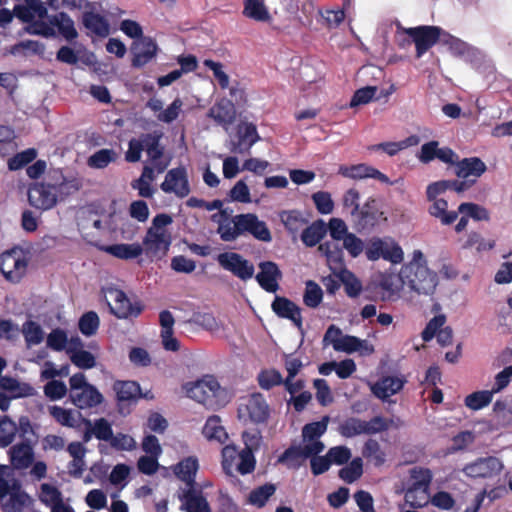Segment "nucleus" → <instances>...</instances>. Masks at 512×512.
Wrapping results in <instances>:
<instances>
[{"mask_svg":"<svg viewBox=\"0 0 512 512\" xmlns=\"http://www.w3.org/2000/svg\"><path fill=\"white\" fill-rule=\"evenodd\" d=\"M429 207L431 216L437 218L441 224L450 225L458 218V211H448V202L444 199L431 200Z\"/></svg>","mask_w":512,"mask_h":512,"instance_id":"36","label":"nucleus"},{"mask_svg":"<svg viewBox=\"0 0 512 512\" xmlns=\"http://www.w3.org/2000/svg\"><path fill=\"white\" fill-rule=\"evenodd\" d=\"M202 434L209 441L216 440L219 443H223L224 426H222L221 417L218 415L208 417L202 429Z\"/></svg>","mask_w":512,"mask_h":512,"instance_id":"40","label":"nucleus"},{"mask_svg":"<svg viewBox=\"0 0 512 512\" xmlns=\"http://www.w3.org/2000/svg\"><path fill=\"white\" fill-rule=\"evenodd\" d=\"M363 474V461L360 457L354 458L347 466L339 470V477L348 484L358 480Z\"/></svg>","mask_w":512,"mask_h":512,"instance_id":"49","label":"nucleus"},{"mask_svg":"<svg viewBox=\"0 0 512 512\" xmlns=\"http://www.w3.org/2000/svg\"><path fill=\"white\" fill-rule=\"evenodd\" d=\"M402 277L404 299L409 302H417L418 297L433 294L437 286V275L427 267L420 250H415L412 260L402 267Z\"/></svg>","mask_w":512,"mask_h":512,"instance_id":"1","label":"nucleus"},{"mask_svg":"<svg viewBox=\"0 0 512 512\" xmlns=\"http://www.w3.org/2000/svg\"><path fill=\"white\" fill-rule=\"evenodd\" d=\"M161 136L157 132L144 134V150L150 161H156L163 157L164 147L160 145Z\"/></svg>","mask_w":512,"mask_h":512,"instance_id":"42","label":"nucleus"},{"mask_svg":"<svg viewBox=\"0 0 512 512\" xmlns=\"http://www.w3.org/2000/svg\"><path fill=\"white\" fill-rule=\"evenodd\" d=\"M10 462L16 469L28 468L34 459V453L31 445L22 442L12 446L9 450Z\"/></svg>","mask_w":512,"mask_h":512,"instance_id":"26","label":"nucleus"},{"mask_svg":"<svg viewBox=\"0 0 512 512\" xmlns=\"http://www.w3.org/2000/svg\"><path fill=\"white\" fill-rule=\"evenodd\" d=\"M45 52V45L36 40L20 41L6 49V53L16 57L41 56Z\"/></svg>","mask_w":512,"mask_h":512,"instance_id":"29","label":"nucleus"},{"mask_svg":"<svg viewBox=\"0 0 512 512\" xmlns=\"http://www.w3.org/2000/svg\"><path fill=\"white\" fill-rule=\"evenodd\" d=\"M339 432L343 437L352 438L357 435L366 434L365 420L350 417L344 420L339 426Z\"/></svg>","mask_w":512,"mask_h":512,"instance_id":"48","label":"nucleus"},{"mask_svg":"<svg viewBox=\"0 0 512 512\" xmlns=\"http://www.w3.org/2000/svg\"><path fill=\"white\" fill-rule=\"evenodd\" d=\"M458 213L471 217L476 221L489 220V212L487 209L475 203H461L458 207Z\"/></svg>","mask_w":512,"mask_h":512,"instance_id":"57","label":"nucleus"},{"mask_svg":"<svg viewBox=\"0 0 512 512\" xmlns=\"http://www.w3.org/2000/svg\"><path fill=\"white\" fill-rule=\"evenodd\" d=\"M28 259L20 247H13L0 255V271L10 282L18 283L26 274Z\"/></svg>","mask_w":512,"mask_h":512,"instance_id":"8","label":"nucleus"},{"mask_svg":"<svg viewBox=\"0 0 512 512\" xmlns=\"http://www.w3.org/2000/svg\"><path fill=\"white\" fill-rule=\"evenodd\" d=\"M364 340L354 336H344L341 339H333L335 350H341L348 353L359 351L363 348Z\"/></svg>","mask_w":512,"mask_h":512,"instance_id":"60","label":"nucleus"},{"mask_svg":"<svg viewBox=\"0 0 512 512\" xmlns=\"http://www.w3.org/2000/svg\"><path fill=\"white\" fill-rule=\"evenodd\" d=\"M411 490L427 489L432 481L433 474L430 469L414 467L410 470Z\"/></svg>","mask_w":512,"mask_h":512,"instance_id":"46","label":"nucleus"},{"mask_svg":"<svg viewBox=\"0 0 512 512\" xmlns=\"http://www.w3.org/2000/svg\"><path fill=\"white\" fill-rule=\"evenodd\" d=\"M113 390L116 393V400L121 413H124L125 405L136 404L139 399L146 397L142 394L141 387L136 381L117 380L113 384Z\"/></svg>","mask_w":512,"mask_h":512,"instance_id":"15","label":"nucleus"},{"mask_svg":"<svg viewBox=\"0 0 512 512\" xmlns=\"http://www.w3.org/2000/svg\"><path fill=\"white\" fill-rule=\"evenodd\" d=\"M198 468V460L193 456L184 458L174 467L175 475L189 487L181 497L184 500L182 508L187 512H210L206 499L193 489Z\"/></svg>","mask_w":512,"mask_h":512,"instance_id":"2","label":"nucleus"},{"mask_svg":"<svg viewBox=\"0 0 512 512\" xmlns=\"http://www.w3.org/2000/svg\"><path fill=\"white\" fill-rule=\"evenodd\" d=\"M272 309L280 318L300 320L301 315L299 307L285 297L276 296L272 303Z\"/></svg>","mask_w":512,"mask_h":512,"instance_id":"35","label":"nucleus"},{"mask_svg":"<svg viewBox=\"0 0 512 512\" xmlns=\"http://www.w3.org/2000/svg\"><path fill=\"white\" fill-rule=\"evenodd\" d=\"M245 233H249L261 241L271 240V234L266 224L260 221L255 214L236 215L226 223V241L233 240Z\"/></svg>","mask_w":512,"mask_h":512,"instance_id":"3","label":"nucleus"},{"mask_svg":"<svg viewBox=\"0 0 512 512\" xmlns=\"http://www.w3.org/2000/svg\"><path fill=\"white\" fill-rule=\"evenodd\" d=\"M226 87L229 89V97L226 98V122L232 123L237 118L242 117L246 105L247 95L244 86L238 82H228L226 76Z\"/></svg>","mask_w":512,"mask_h":512,"instance_id":"13","label":"nucleus"},{"mask_svg":"<svg viewBox=\"0 0 512 512\" xmlns=\"http://www.w3.org/2000/svg\"><path fill=\"white\" fill-rule=\"evenodd\" d=\"M160 188L165 193H174L180 198L186 197L190 193L186 169L177 167L169 170Z\"/></svg>","mask_w":512,"mask_h":512,"instance_id":"16","label":"nucleus"},{"mask_svg":"<svg viewBox=\"0 0 512 512\" xmlns=\"http://www.w3.org/2000/svg\"><path fill=\"white\" fill-rule=\"evenodd\" d=\"M493 393L490 390L475 391L464 398V404L473 411L487 407L493 400Z\"/></svg>","mask_w":512,"mask_h":512,"instance_id":"41","label":"nucleus"},{"mask_svg":"<svg viewBox=\"0 0 512 512\" xmlns=\"http://www.w3.org/2000/svg\"><path fill=\"white\" fill-rule=\"evenodd\" d=\"M381 287L386 292L387 298H403L404 299V278L402 277V269L399 274L384 275L381 280Z\"/></svg>","mask_w":512,"mask_h":512,"instance_id":"34","label":"nucleus"},{"mask_svg":"<svg viewBox=\"0 0 512 512\" xmlns=\"http://www.w3.org/2000/svg\"><path fill=\"white\" fill-rule=\"evenodd\" d=\"M326 233V224L324 221L318 220L303 230L301 240L306 246L313 247L324 238Z\"/></svg>","mask_w":512,"mask_h":512,"instance_id":"37","label":"nucleus"},{"mask_svg":"<svg viewBox=\"0 0 512 512\" xmlns=\"http://www.w3.org/2000/svg\"><path fill=\"white\" fill-rule=\"evenodd\" d=\"M37 157V151L34 148H28L15 154L8 160V168L11 171L19 170L29 163L33 162Z\"/></svg>","mask_w":512,"mask_h":512,"instance_id":"54","label":"nucleus"},{"mask_svg":"<svg viewBox=\"0 0 512 512\" xmlns=\"http://www.w3.org/2000/svg\"><path fill=\"white\" fill-rule=\"evenodd\" d=\"M377 91L378 88L376 86H366L356 90L349 106L353 108L369 103L371 100L376 99Z\"/></svg>","mask_w":512,"mask_h":512,"instance_id":"59","label":"nucleus"},{"mask_svg":"<svg viewBox=\"0 0 512 512\" xmlns=\"http://www.w3.org/2000/svg\"><path fill=\"white\" fill-rule=\"evenodd\" d=\"M38 322H24L23 334L28 346L38 345L43 340V331Z\"/></svg>","mask_w":512,"mask_h":512,"instance_id":"61","label":"nucleus"},{"mask_svg":"<svg viewBox=\"0 0 512 512\" xmlns=\"http://www.w3.org/2000/svg\"><path fill=\"white\" fill-rule=\"evenodd\" d=\"M101 250L123 260L134 259L139 257L143 253V248L140 244H113L102 246Z\"/></svg>","mask_w":512,"mask_h":512,"instance_id":"31","label":"nucleus"},{"mask_svg":"<svg viewBox=\"0 0 512 512\" xmlns=\"http://www.w3.org/2000/svg\"><path fill=\"white\" fill-rule=\"evenodd\" d=\"M187 396L207 409L215 410L219 407L217 396L220 392V384L212 375H206L195 382L185 386Z\"/></svg>","mask_w":512,"mask_h":512,"instance_id":"5","label":"nucleus"},{"mask_svg":"<svg viewBox=\"0 0 512 512\" xmlns=\"http://www.w3.org/2000/svg\"><path fill=\"white\" fill-rule=\"evenodd\" d=\"M226 270L231 271L241 280L250 279L254 274V266L237 253H226Z\"/></svg>","mask_w":512,"mask_h":512,"instance_id":"25","label":"nucleus"},{"mask_svg":"<svg viewBox=\"0 0 512 512\" xmlns=\"http://www.w3.org/2000/svg\"><path fill=\"white\" fill-rule=\"evenodd\" d=\"M366 257L375 261L379 258L388 260L394 264L401 263L404 259L402 248L391 238H373L365 251Z\"/></svg>","mask_w":512,"mask_h":512,"instance_id":"10","label":"nucleus"},{"mask_svg":"<svg viewBox=\"0 0 512 512\" xmlns=\"http://www.w3.org/2000/svg\"><path fill=\"white\" fill-rule=\"evenodd\" d=\"M335 277L338 278L343 283V285L345 286L346 293L349 296L355 297L361 292V282L349 270L340 269V271L335 275Z\"/></svg>","mask_w":512,"mask_h":512,"instance_id":"51","label":"nucleus"},{"mask_svg":"<svg viewBox=\"0 0 512 512\" xmlns=\"http://www.w3.org/2000/svg\"><path fill=\"white\" fill-rule=\"evenodd\" d=\"M226 125H229L226 131L229 132L231 151L234 153L248 152L259 139L256 126L242 117L232 123L226 122Z\"/></svg>","mask_w":512,"mask_h":512,"instance_id":"6","label":"nucleus"},{"mask_svg":"<svg viewBox=\"0 0 512 512\" xmlns=\"http://www.w3.org/2000/svg\"><path fill=\"white\" fill-rule=\"evenodd\" d=\"M176 322H160L161 338L165 350L176 352L180 349V343L174 337V324Z\"/></svg>","mask_w":512,"mask_h":512,"instance_id":"53","label":"nucleus"},{"mask_svg":"<svg viewBox=\"0 0 512 512\" xmlns=\"http://www.w3.org/2000/svg\"><path fill=\"white\" fill-rule=\"evenodd\" d=\"M39 499L43 504L50 506L51 508L53 505H57L63 501L60 490L49 483L41 484Z\"/></svg>","mask_w":512,"mask_h":512,"instance_id":"56","label":"nucleus"},{"mask_svg":"<svg viewBox=\"0 0 512 512\" xmlns=\"http://www.w3.org/2000/svg\"><path fill=\"white\" fill-rule=\"evenodd\" d=\"M504 465L495 456L481 457L464 466L463 472L470 478L491 479L500 475Z\"/></svg>","mask_w":512,"mask_h":512,"instance_id":"12","label":"nucleus"},{"mask_svg":"<svg viewBox=\"0 0 512 512\" xmlns=\"http://www.w3.org/2000/svg\"><path fill=\"white\" fill-rule=\"evenodd\" d=\"M259 386L264 390H270L275 386L283 384L284 379L276 369H263L257 376Z\"/></svg>","mask_w":512,"mask_h":512,"instance_id":"50","label":"nucleus"},{"mask_svg":"<svg viewBox=\"0 0 512 512\" xmlns=\"http://www.w3.org/2000/svg\"><path fill=\"white\" fill-rule=\"evenodd\" d=\"M260 271L256 275V280L265 291L275 293L279 289V280L282 273L276 263L264 261L259 264Z\"/></svg>","mask_w":512,"mask_h":512,"instance_id":"19","label":"nucleus"},{"mask_svg":"<svg viewBox=\"0 0 512 512\" xmlns=\"http://www.w3.org/2000/svg\"><path fill=\"white\" fill-rule=\"evenodd\" d=\"M118 154L113 149H100L88 158V165L92 168L103 169L117 160Z\"/></svg>","mask_w":512,"mask_h":512,"instance_id":"45","label":"nucleus"},{"mask_svg":"<svg viewBox=\"0 0 512 512\" xmlns=\"http://www.w3.org/2000/svg\"><path fill=\"white\" fill-rule=\"evenodd\" d=\"M26 32L32 35H41L43 37H55L56 32L52 25L50 24V18L48 22H45L44 19H34L27 27L25 28Z\"/></svg>","mask_w":512,"mask_h":512,"instance_id":"58","label":"nucleus"},{"mask_svg":"<svg viewBox=\"0 0 512 512\" xmlns=\"http://www.w3.org/2000/svg\"><path fill=\"white\" fill-rule=\"evenodd\" d=\"M357 226L361 230H370L381 222H386L387 217L381 210L375 199H369L358 211Z\"/></svg>","mask_w":512,"mask_h":512,"instance_id":"17","label":"nucleus"},{"mask_svg":"<svg viewBox=\"0 0 512 512\" xmlns=\"http://www.w3.org/2000/svg\"><path fill=\"white\" fill-rule=\"evenodd\" d=\"M405 380L396 376H384L371 386L372 393L385 401L398 393L404 386Z\"/></svg>","mask_w":512,"mask_h":512,"instance_id":"22","label":"nucleus"},{"mask_svg":"<svg viewBox=\"0 0 512 512\" xmlns=\"http://www.w3.org/2000/svg\"><path fill=\"white\" fill-rule=\"evenodd\" d=\"M391 424V419L382 416H374L369 421H365V432L367 435L382 433L387 431Z\"/></svg>","mask_w":512,"mask_h":512,"instance_id":"63","label":"nucleus"},{"mask_svg":"<svg viewBox=\"0 0 512 512\" xmlns=\"http://www.w3.org/2000/svg\"><path fill=\"white\" fill-rule=\"evenodd\" d=\"M284 226L293 234L301 230L307 223L306 219L298 211H284L280 214Z\"/></svg>","mask_w":512,"mask_h":512,"instance_id":"52","label":"nucleus"},{"mask_svg":"<svg viewBox=\"0 0 512 512\" xmlns=\"http://www.w3.org/2000/svg\"><path fill=\"white\" fill-rule=\"evenodd\" d=\"M102 292L111 313L119 319L137 318L144 308L141 301L136 299L132 301L123 290L117 287H103Z\"/></svg>","mask_w":512,"mask_h":512,"instance_id":"4","label":"nucleus"},{"mask_svg":"<svg viewBox=\"0 0 512 512\" xmlns=\"http://www.w3.org/2000/svg\"><path fill=\"white\" fill-rule=\"evenodd\" d=\"M132 66L141 68L155 57L157 52V44L150 37H142L131 47Z\"/></svg>","mask_w":512,"mask_h":512,"instance_id":"21","label":"nucleus"},{"mask_svg":"<svg viewBox=\"0 0 512 512\" xmlns=\"http://www.w3.org/2000/svg\"><path fill=\"white\" fill-rule=\"evenodd\" d=\"M18 432L17 424L8 416L0 418V448L9 446Z\"/></svg>","mask_w":512,"mask_h":512,"instance_id":"47","label":"nucleus"},{"mask_svg":"<svg viewBox=\"0 0 512 512\" xmlns=\"http://www.w3.org/2000/svg\"><path fill=\"white\" fill-rule=\"evenodd\" d=\"M82 23L87 30L96 36L106 37L109 34L110 30L107 19L93 10L83 13Z\"/></svg>","mask_w":512,"mask_h":512,"instance_id":"28","label":"nucleus"},{"mask_svg":"<svg viewBox=\"0 0 512 512\" xmlns=\"http://www.w3.org/2000/svg\"><path fill=\"white\" fill-rule=\"evenodd\" d=\"M512 380V365L506 366L502 371L497 373L494 378V384L490 391L494 394L502 392L508 387Z\"/></svg>","mask_w":512,"mask_h":512,"instance_id":"64","label":"nucleus"},{"mask_svg":"<svg viewBox=\"0 0 512 512\" xmlns=\"http://www.w3.org/2000/svg\"><path fill=\"white\" fill-rule=\"evenodd\" d=\"M50 24L57 29L59 35L71 42L78 37L73 19L65 12L50 17Z\"/></svg>","mask_w":512,"mask_h":512,"instance_id":"27","label":"nucleus"},{"mask_svg":"<svg viewBox=\"0 0 512 512\" xmlns=\"http://www.w3.org/2000/svg\"><path fill=\"white\" fill-rule=\"evenodd\" d=\"M70 400L77 408L88 409L100 405L104 397L94 385L89 384L70 397Z\"/></svg>","mask_w":512,"mask_h":512,"instance_id":"23","label":"nucleus"},{"mask_svg":"<svg viewBox=\"0 0 512 512\" xmlns=\"http://www.w3.org/2000/svg\"><path fill=\"white\" fill-rule=\"evenodd\" d=\"M492 414L499 428L512 427V401L496 400L492 407Z\"/></svg>","mask_w":512,"mask_h":512,"instance_id":"32","label":"nucleus"},{"mask_svg":"<svg viewBox=\"0 0 512 512\" xmlns=\"http://www.w3.org/2000/svg\"><path fill=\"white\" fill-rule=\"evenodd\" d=\"M171 244V236L167 231L148 229L143 239V245L147 254L161 257L166 255Z\"/></svg>","mask_w":512,"mask_h":512,"instance_id":"18","label":"nucleus"},{"mask_svg":"<svg viewBox=\"0 0 512 512\" xmlns=\"http://www.w3.org/2000/svg\"><path fill=\"white\" fill-rule=\"evenodd\" d=\"M325 449L322 441L291 445L278 458V462L289 469H299L310 456L318 455Z\"/></svg>","mask_w":512,"mask_h":512,"instance_id":"9","label":"nucleus"},{"mask_svg":"<svg viewBox=\"0 0 512 512\" xmlns=\"http://www.w3.org/2000/svg\"><path fill=\"white\" fill-rule=\"evenodd\" d=\"M256 459L254 452L250 449H242L239 453V463L237 464V471L242 474H250L255 470Z\"/></svg>","mask_w":512,"mask_h":512,"instance_id":"62","label":"nucleus"},{"mask_svg":"<svg viewBox=\"0 0 512 512\" xmlns=\"http://www.w3.org/2000/svg\"><path fill=\"white\" fill-rule=\"evenodd\" d=\"M243 13L255 21L266 22L271 19L263 0H246Z\"/></svg>","mask_w":512,"mask_h":512,"instance_id":"39","label":"nucleus"},{"mask_svg":"<svg viewBox=\"0 0 512 512\" xmlns=\"http://www.w3.org/2000/svg\"><path fill=\"white\" fill-rule=\"evenodd\" d=\"M323 298L321 287L314 281L308 280L305 284V292L303 295L304 303L311 308L317 307Z\"/></svg>","mask_w":512,"mask_h":512,"instance_id":"55","label":"nucleus"},{"mask_svg":"<svg viewBox=\"0 0 512 512\" xmlns=\"http://www.w3.org/2000/svg\"><path fill=\"white\" fill-rule=\"evenodd\" d=\"M403 32L408 35L415 44L417 58H420L434 46L441 35V29L437 26L403 28Z\"/></svg>","mask_w":512,"mask_h":512,"instance_id":"11","label":"nucleus"},{"mask_svg":"<svg viewBox=\"0 0 512 512\" xmlns=\"http://www.w3.org/2000/svg\"><path fill=\"white\" fill-rule=\"evenodd\" d=\"M28 201L37 209H51L57 203L55 186L45 183L33 184L28 190Z\"/></svg>","mask_w":512,"mask_h":512,"instance_id":"14","label":"nucleus"},{"mask_svg":"<svg viewBox=\"0 0 512 512\" xmlns=\"http://www.w3.org/2000/svg\"><path fill=\"white\" fill-rule=\"evenodd\" d=\"M328 417H324L321 421L311 422L302 428V437L304 442L313 443L320 441L319 438L327 430Z\"/></svg>","mask_w":512,"mask_h":512,"instance_id":"44","label":"nucleus"},{"mask_svg":"<svg viewBox=\"0 0 512 512\" xmlns=\"http://www.w3.org/2000/svg\"><path fill=\"white\" fill-rule=\"evenodd\" d=\"M0 389L9 392L11 398H21L31 396L33 387L28 383H21L11 376H3L0 378Z\"/></svg>","mask_w":512,"mask_h":512,"instance_id":"33","label":"nucleus"},{"mask_svg":"<svg viewBox=\"0 0 512 512\" xmlns=\"http://www.w3.org/2000/svg\"><path fill=\"white\" fill-rule=\"evenodd\" d=\"M276 486L272 483H266L253 489L248 497L250 504L262 508L266 505L269 498L275 493Z\"/></svg>","mask_w":512,"mask_h":512,"instance_id":"43","label":"nucleus"},{"mask_svg":"<svg viewBox=\"0 0 512 512\" xmlns=\"http://www.w3.org/2000/svg\"><path fill=\"white\" fill-rule=\"evenodd\" d=\"M338 173L343 177L362 180L366 178L377 179L382 183H389V178L377 170L376 168L367 164H356V165H341L338 169Z\"/></svg>","mask_w":512,"mask_h":512,"instance_id":"20","label":"nucleus"},{"mask_svg":"<svg viewBox=\"0 0 512 512\" xmlns=\"http://www.w3.org/2000/svg\"><path fill=\"white\" fill-rule=\"evenodd\" d=\"M487 167L485 163L478 157L464 158L458 161L455 165V174L459 178L470 179L474 178V182L479 178Z\"/></svg>","mask_w":512,"mask_h":512,"instance_id":"24","label":"nucleus"},{"mask_svg":"<svg viewBox=\"0 0 512 512\" xmlns=\"http://www.w3.org/2000/svg\"><path fill=\"white\" fill-rule=\"evenodd\" d=\"M270 413V406L260 392H254L242 398L238 407L239 418L245 421L248 420L253 424L267 423Z\"/></svg>","mask_w":512,"mask_h":512,"instance_id":"7","label":"nucleus"},{"mask_svg":"<svg viewBox=\"0 0 512 512\" xmlns=\"http://www.w3.org/2000/svg\"><path fill=\"white\" fill-rule=\"evenodd\" d=\"M362 455L364 458L371 461L376 467L382 466L386 461V454L382 450L379 442L372 438H369L364 443Z\"/></svg>","mask_w":512,"mask_h":512,"instance_id":"38","label":"nucleus"},{"mask_svg":"<svg viewBox=\"0 0 512 512\" xmlns=\"http://www.w3.org/2000/svg\"><path fill=\"white\" fill-rule=\"evenodd\" d=\"M318 251L326 257L327 264L336 275L343 268V253L337 244L325 242L318 246Z\"/></svg>","mask_w":512,"mask_h":512,"instance_id":"30","label":"nucleus"}]
</instances>
